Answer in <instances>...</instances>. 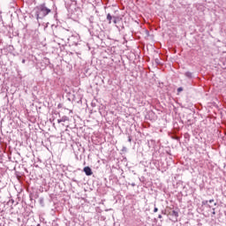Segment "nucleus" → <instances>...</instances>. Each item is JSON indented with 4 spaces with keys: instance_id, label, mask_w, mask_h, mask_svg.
Returning a JSON list of instances; mask_svg holds the SVG:
<instances>
[{
    "instance_id": "nucleus-3",
    "label": "nucleus",
    "mask_w": 226,
    "mask_h": 226,
    "mask_svg": "<svg viewBox=\"0 0 226 226\" xmlns=\"http://www.w3.org/2000/svg\"><path fill=\"white\" fill-rule=\"evenodd\" d=\"M83 171L85 172L86 176L87 177H91L92 174H93V171L91 170V167L89 166H86L84 169H83Z\"/></svg>"
},
{
    "instance_id": "nucleus-18",
    "label": "nucleus",
    "mask_w": 226,
    "mask_h": 226,
    "mask_svg": "<svg viewBox=\"0 0 226 226\" xmlns=\"http://www.w3.org/2000/svg\"><path fill=\"white\" fill-rule=\"evenodd\" d=\"M158 218L159 219H162V215L160 214V215H158Z\"/></svg>"
},
{
    "instance_id": "nucleus-19",
    "label": "nucleus",
    "mask_w": 226,
    "mask_h": 226,
    "mask_svg": "<svg viewBox=\"0 0 226 226\" xmlns=\"http://www.w3.org/2000/svg\"><path fill=\"white\" fill-rule=\"evenodd\" d=\"M162 215H166L165 210H162Z\"/></svg>"
},
{
    "instance_id": "nucleus-17",
    "label": "nucleus",
    "mask_w": 226,
    "mask_h": 226,
    "mask_svg": "<svg viewBox=\"0 0 226 226\" xmlns=\"http://www.w3.org/2000/svg\"><path fill=\"white\" fill-rule=\"evenodd\" d=\"M155 63H156L157 64H159V59H158V58L155 59Z\"/></svg>"
},
{
    "instance_id": "nucleus-4",
    "label": "nucleus",
    "mask_w": 226,
    "mask_h": 226,
    "mask_svg": "<svg viewBox=\"0 0 226 226\" xmlns=\"http://www.w3.org/2000/svg\"><path fill=\"white\" fill-rule=\"evenodd\" d=\"M185 77L188 79H193V72H185Z\"/></svg>"
},
{
    "instance_id": "nucleus-13",
    "label": "nucleus",
    "mask_w": 226,
    "mask_h": 226,
    "mask_svg": "<svg viewBox=\"0 0 226 226\" xmlns=\"http://www.w3.org/2000/svg\"><path fill=\"white\" fill-rule=\"evenodd\" d=\"M72 181L74 183H79V181L77 179H75V177L72 178Z\"/></svg>"
},
{
    "instance_id": "nucleus-11",
    "label": "nucleus",
    "mask_w": 226,
    "mask_h": 226,
    "mask_svg": "<svg viewBox=\"0 0 226 226\" xmlns=\"http://www.w3.org/2000/svg\"><path fill=\"white\" fill-rule=\"evenodd\" d=\"M44 60H45L46 64H50V59L46 58V59H44Z\"/></svg>"
},
{
    "instance_id": "nucleus-9",
    "label": "nucleus",
    "mask_w": 226,
    "mask_h": 226,
    "mask_svg": "<svg viewBox=\"0 0 226 226\" xmlns=\"http://www.w3.org/2000/svg\"><path fill=\"white\" fill-rule=\"evenodd\" d=\"M183 90H184V88L182 87H179L177 88V93H181V92H183Z\"/></svg>"
},
{
    "instance_id": "nucleus-1",
    "label": "nucleus",
    "mask_w": 226,
    "mask_h": 226,
    "mask_svg": "<svg viewBox=\"0 0 226 226\" xmlns=\"http://www.w3.org/2000/svg\"><path fill=\"white\" fill-rule=\"evenodd\" d=\"M34 11L35 19L37 20H40V19H43L47 16H49V14H50V12H52V10H50L49 7H47V4L45 3H43V4L37 5L34 9Z\"/></svg>"
},
{
    "instance_id": "nucleus-8",
    "label": "nucleus",
    "mask_w": 226,
    "mask_h": 226,
    "mask_svg": "<svg viewBox=\"0 0 226 226\" xmlns=\"http://www.w3.org/2000/svg\"><path fill=\"white\" fill-rule=\"evenodd\" d=\"M118 17H113V23L116 25L117 23Z\"/></svg>"
},
{
    "instance_id": "nucleus-5",
    "label": "nucleus",
    "mask_w": 226,
    "mask_h": 226,
    "mask_svg": "<svg viewBox=\"0 0 226 226\" xmlns=\"http://www.w3.org/2000/svg\"><path fill=\"white\" fill-rule=\"evenodd\" d=\"M171 215L174 217V222H177V217H178V211L177 210H172Z\"/></svg>"
},
{
    "instance_id": "nucleus-6",
    "label": "nucleus",
    "mask_w": 226,
    "mask_h": 226,
    "mask_svg": "<svg viewBox=\"0 0 226 226\" xmlns=\"http://www.w3.org/2000/svg\"><path fill=\"white\" fill-rule=\"evenodd\" d=\"M113 19V17L110 15V13L107 14V20L109 21V25L111 24V20Z\"/></svg>"
},
{
    "instance_id": "nucleus-23",
    "label": "nucleus",
    "mask_w": 226,
    "mask_h": 226,
    "mask_svg": "<svg viewBox=\"0 0 226 226\" xmlns=\"http://www.w3.org/2000/svg\"><path fill=\"white\" fill-rule=\"evenodd\" d=\"M36 226H41L40 223H38Z\"/></svg>"
},
{
    "instance_id": "nucleus-15",
    "label": "nucleus",
    "mask_w": 226,
    "mask_h": 226,
    "mask_svg": "<svg viewBox=\"0 0 226 226\" xmlns=\"http://www.w3.org/2000/svg\"><path fill=\"white\" fill-rule=\"evenodd\" d=\"M214 201H215L214 199H211V200H208V202H209L210 204H212Z\"/></svg>"
},
{
    "instance_id": "nucleus-10",
    "label": "nucleus",
    "mask_w": 226,
    "mask_h": 226,
    "mask_svg": "<svg viewBox=\"0 0 226 226\" xmlns=\"http://www.w3.org/2000/svg\"><path fill=\"white\" fill-rule=\"evenodd\" d=\"M202 205H204V206L208 205V200H203Z\"/></svg>"
},
{
    "instance_id": "nucleus-21",
    "label": "nucleus",
    "mask_w": 226,
    "mask_h": 226,
    "mask_svg": "<svg viewBox=\"0 0 226 226\" xmlns=\"http://www.w3.org/2000/svg\"><path fill=\"white\" fill-rule=\"evenodd\" d=\"M132 186H135V183H132Z\"/></svg>"
},
{
    "instance_id": "nucleus-2",
    "label": "nucleus",
    "mask_w": 226,
    "mask_h": 226,
    "mask_svg": "<svg viewBox=\"0 0 226 226\" xmlns=\"http://www.w3.org/2000/svg\"><path fill=\"white\" fill-rule=\"evenodd\" d=\"M68 122H70V117L68 116H63L61 118L57 119L58 124L68 123Z\"/></svg>"
},
{
    "instance_id": "nucleus-22",
    "label": "nucleus",
    "mask_w": 226,
    "mask_h": 226,
    "mask_svg": "<svg viewBox=\"0 0 226 226\" xmlns=\"http://www.w3.org/2000/svg\"><path fill=\"white\" fill-rule=\"evenodd\" d=\"M58 108H61V104H58Z\"/></svg>"
},
{
    "instance_id": "nucleus-14",
    "label": "nucleus",
    "mask_w": 226,
    "mask_h": 226,
    "mask_svg": "<svg viewBox=\"0 0 226 226\" xmlns=\"http://www.w3.org/2000/svg\"><path fill=\"white\" fill-rule=\"evenodd\" d=\"M158 212V207H154V213H157Z\"/></svg>"
},
{
    "instance_id": "nucleus-12",
    "label": "nucleus",
    "mask_w": 226,
    "mask_h": 226,
    "mask_svg": "<svg viewBox=\"0 0 226 226\" xmlns=\"http://www.w3.org/2000/svg\"><path fill=\"white\" fill-rule=\"evenodd\" d=\"M132 136H130V135H129V136H128V142H130V143H131V142H132Z\"/></svg>"
},
{
    "instance_id": "nucleus-20",
    "label": "nucleus",
    "mask_w": 226,
    "mask_h": 226,
    "mask_svg": "<svg viewBox=\"0 0 226 226\" xmlns=\"http://www.w3.org/2000/svg\"><path fill=\"white\" fill-rule=\"evenodd\" d=\"M22 64H26V59H23V60H22Z\"/></svg>"
},
{
    "instance_id": "nucleus-16",
    "label": "nucleus",
    "mask_w": 226,
    "mask_h": 226,
    "mask_svg": "<svg viewBox=\"0 0 226 226\" xmlns=\"http://www.w3.org/2000/svg\"><path fill=\"white\" fill-rule=\"evenodd\" d=\"M212 215H215V207L213 208Z\"/></svg>"
},
{
    "instance_id": "nucleus-7",
    "label": "nucleus",
    "mask_w": 226,
    "mask_h": 226,
    "mask_svg": "<svg viewBox=\"0 0 226 226\" xmlns=\"http://www.w3.org/2000/svg\"><path fill=\"white\" fill-rule=\"evenodd\" d=\"M39 202H40V204H41V206H43V204H44V199H43V197H41V198H40Z\"/></svg>"
}]
</instances>
